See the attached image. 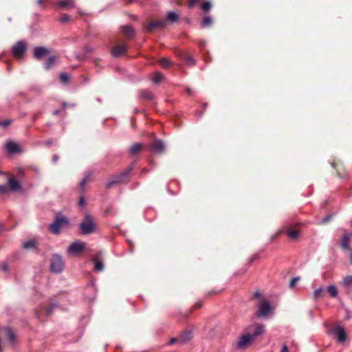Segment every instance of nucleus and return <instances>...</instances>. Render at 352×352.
I'll return each instance as SVG.
<instances>
[{"label":"nucleus","mask_w":352,"mask_h":352,"mask_svg":"<svg viewBox=\"0 0 352 352\" xmlns=\"http://www.w3.org/2000/svg\"><path fill=\"white\" fill-rule=\"evenodd\" d=\"M6 148L7 149L8 152L11 154L21 152V149H20L19 145L12 141L8 142L6 143Z\"/></svg>","instance_id":"19"},{"label":"nucleus","mask_w":352,"mask_h":352,"mask_svg":"<svg viewBox=\"0 0 352 352\" xmlns=\"http://www.w3.org/2000/svg\"><path fill=\"white\" fill-rule=\"evenodd\" d=\"M1 270L3 272H7L8 270V265L7 263H4L1 267Z\"/></svg>","instance_id":"51"},{"label":"nucleus","mask_w":352,"mask_h":352,"mask_svg":"<svg viewBox=\"0 0 352 352\" xmlns=\"http://www.w3.org/2000/svg\"><path fill=\"white\" fill-rule=\"evenodd\" d=\"M258 255H254L253 257L250 258L249 260V264L251 265L255 259L258 258Z\"/></svg>","instance_id":"52"},{"label":"nucleus","mask_w":352,"mask_h":352,"mask_svg":"<svg viewBox=\"0 0 352 352\" xmlns=\"http://www.w3.org/2000/svg\"><path fill=\"white\" fill-rule=\"evenodd\" d=\"M59 159V157L58 155H54L52 157V161L54 163H56Z\"/></svg>","instance_id":"53"},{"label":"nucleus","mask_w":352,"mask_h":352,"mask_svg":"<svg viewBox=\"0 0 352 352\" xmlns=\"http://www.w3.org/2000/svg\"><path fill=\"white\" fill-rule=\"evenodd\" d=\"M8 69L10 71V67L8 65Z\"/></svg>","instance_id":"64"},{"label":"nucleus","mask_w":352,"mask_h":352,"mask_svg":"<svg viewBox=\"0 0 352 352\" xmlns=\"http://www.w3.org/2000/svg\"><path fill=\"white\" fill-rule=\"evenodd\" d=\"M1 333L6 335L11 344L15 342V335L10 327H5L1 329Z\"/></svg>","instance_id":"17"},{"label":"nucleus","mask_w":352,"mask_h":352,"mask_svg":"<svg viewBox=\"0 0 352 352\" xmlns=\"http://www.w3.org/2000/svg\"><path fill=\"white\" fill-rule=\"evenodd\" d=\"M340 285L344 292L349 295L352 292V276H347L343 278L340 282Z\"/></svg>","instance_id":"9"},{"label":"nucleus","mask_w":352,"mask_h":352,"mask_svg":"<svg viewBox=\"0 0 352 352\" xmlns=\"http://www.w3.org/2000/svg\"><path fill=\"white\" fill-rule=\"evenodd\" d=\"M332 216L329 214V215H327L326 217H324L322 219V224H326L331 219Z\"/></svg>","instance_id":"45"},{"label":"nucleus","mask_w":352,"mask_h":352,"mask_svg":"<svg viewBox=\"0 0 352 352\" xmlns=\"http://www.w3.org/2000/svg\"><path fill=\"white\" fill-rule=\"evenodd\" d=\"M97 224L94 218L86 214L82 222L79 223V230L81 234L89 235L96 232Z\"/></svg>","instance_id":"2"},{"label":"nucleus","mask_w":352,"mask_h":352,"mask_svg":"<svg viewBox=\"0 0 352 352\" xmlns=\"http://www.w3.org/2000/svg\"><path fill=\"white\" fill-rule=\"evenodd\" d=\"M151 150L157 153H162L165 150L164 142L160 139H155L151 144Z\"/></svg>","instance_id":"12"},{"label":"nucleus","mask_w":352,"mask_h":352,"mask_svg":"<svg viewBox=\"0 0 352 352\" xmlns=\"http://www.w3.org/2000/svg\"><path fill=\"white\" fill-rule=\"evenodd\" d=\"M177 342H179V337L178 338H171L170 340L168 342V344L169 345H172V344H173L174 343H175Z\"/></svg>","instance_id":"47"},{"label":"nucleus","mask_w":352,"mask_h":352,"mask_svg":"<svg viewBox=\"0 0 352 352\" xmlns=\"http://www.w3.org/2000/svg\"><path fill=\"white\" fill-rule=\"evenodd\" d=\"M257 306L258 310L256 314L257 317L266 316L272 309L270 302L263 298L261 299Z\"/></svg>","instance_id":"6"},{"label":"nucleus","mask_w":352,"mask_h":352,"mask_svg":"<svg viewBox=\"0 0 352 352\" xmlns=\"http://www.w3.org/2000/svg\"><path fill=\"white\" fill-rule=\"evenodd\" d=\"M94 263V270L97 272H102L104 270V265L102 261H99L97 257L93 258Z\"/></svg>","instance_id":"30"},{"label":"nucleus","mask_w":352,"mask_h":352,"mask_svg":"<svg viewBox=\"0 0 352 352\" xmlns=\"http://www.w3.org/2000/svg\"><path fill=\"white\" fill-rule=\"evenodd\" d=\"M333 333L336 334L338 341L339 342L342 343L346 340V333L344 329L342 327H341L340 325H336L333 328Z\"/></svg>","instance_id":"14"},{"label":"nucleus","mask_w":352,"mask_h":352,"mask_svg":"<svg viewBox=\"0 0 352 352\" xmlns=\"http://www.w3.org/2000/svg\"><path fill=\"white\" fill-rule=\"evenodd\" d=\"M91 174H87L84 176L82 180L79 184V189L82 192L85 190V186L89 182Z\"/></svg>","instance_id":"27"},{"label":"nucleus","mask_w":352,"mask_h":352,"mask_svg":"<svg viewBox=\"0 0 352 352\" xmlns=\"http://www.w3.org/2000/svg\"><path fill=\"white\" fill-rule=\"evenodd\" d=\"M253 298H258L259 299V301L261 300V298H263L261 296V294L259 292H256L254 295H253Z\"/></svg>","instance_id":"49"},{"label":"nucleus","mask_w":352,"mask_h":352,"mask_svg":"<svg viewBox=\"0 0 352 352\" xmlns=\"http://www.w3.org/2000/svg\"><path fill=\"white\" fill-rule=\"evenodd\" d=\"M85 50H86L87 53H91L94 50V48H92V47H91L89 46H86L85 47Z\"/></svg>","instance_id":"50"},{"label":"nucleus","mask_w":352,"mask_h":352,"mask_svg":"<svg viewBox=\"0 0 352 352\" xmlns=\"http://www.w3.org/2000/svg\"><path fill=\"white\" fill-rule=\"evenodd\" d=\"M56 6L60 8L70 10L74 8V0H61L56 3Z\"/></svg>","instance_id":"18"},{"label":"nucleus","mask_w":352,"mask_h":352,"mask_svg":"<svg viewBox=\"0 0 352 352\" xmlns=\"http://www.w3.org/2000/svg\"><path fill=\"white\" fill-rule=\"evenodd\" d=\"M166 22L164 20L152 21L148 22L147 25H144L145 32L148 33L153 32L158 30L164 28Z\"/></svg>","instance_id":"7"},{"label":"nucleus","mask_w":352,"mask_h":352,"mask_svg":"<svg viewBox=\"0 0 352 352\" xmlns=\"http://www.w3.org/2000/svg\"><path fill=\"white\" fill-rule=\"evenodd\" d=\"M129 48L126 43L115 45L111 50V55L115 58L120 57L125 55Z\"/></svg>","instance_id":"8"},{"label":"nucleus","mask_w":352,"mask_h":352,"mask_svg":"<svg viewBox=\"0 0 352 352\" xmlns=\"http://www.w3.org/2000/svg\"><path fill=\"white\" fill-rule=\"evenodd\" d=\"M331 166L336 169L338 176L340 177H344L346 175L345 170L341 164H336V162H332Z\"/></svg>","instance_id":"22"},{"label":"nucleus","mask_w":352,"mask_h":352,"mask_svg":"<svg viewBox=\"0 0 352 352\" xmlns=\"http://www.w3.org/2000/svg\"><path fill=\"white\" fill-rule=\"evenodd\" d=\"M56 307L55 304H51L49 306H43L41 307L40 310L36 312L37 317L38 318H41L43 315L46 316H50L54 308Z\"/></svg>","instance_id":"15"},{"label":"nucleus","mask_w":352,"mask_h":352,"mask_svg":"<svg viewBox=\"0 0 352 352\" xmlns=\"http://www.w3.org/2000/svg\"><path fill=\"white\" fill-rule=\"evenodd\" d=\"M69 75L66 73H63L60 75V80L63 83H67L69 82Z\"/></svg>","instance_id":"40"},{"label":"nucleus","mask_w":352,"mask_h":352,"mask_svg":"<svg viewBox=\"0 0 352 352\" xmlns=\"http://www.w3.org/2000/svg\"><path fill=\"white\" fill-rule=\"evenodd\" d=\"M68 223L69 221L66 217L57 215L54 222L49 226L48 229L51 233L58 235L60 233V229Z\"/></svg>","instance_id":"3"},{"label":"nucleus","mask_w":352,"mask_h":352,"mask_svg":"<svg viewBox=\"0 0 352 352\" xmlns=\"http://www.w3.org/2000/svg\"><path fill=\"white\" fill-rule=\"evenodd\" d=\"M351 263L352 264V252H351Z\"/></svg>","instance_id":"62"},{"label":"nucleus","mask_w":352,"mask_h":352,"mask_svg":"<svg viewBox=\"0 0 352 352\" xmlns=\"http://www.w3.org/2000/svg\"><path fill=\"white\" fill-rule=\"evenodd\" d=\"M143 148V144L141 143H135L133 144L129 148V153L133 155H135L138 153H139L142 149Z\"/></svg>","instance_id":"24"},{"label":"nucleus","mask_w":352,"mask_h":352,"mask_svg":"<svg viewBox=\"0 0 352 352\" xmlns=\"http://www.w3.org/2000/svg\"><path fill=\"white\" fill-rule=\"evenodd\" d=\"M200 8L204 12H208L212 8V3L209 1H206L201 3Z\"/></svg>","instance_id":"36"},{"label":"nucleus","mask_w":352,"mask_h":352,"mask_svg":"<svg viewBox=\"0 0 352 352\" xmlns=\"http://www.w3.org/2000/svg\"><path fill=\"white\" fill-rule=\"evenodd\" d=\"M53 142V140L52 139H49L47 140L46 142H45V144L48 146H50Z\"/></svg>","instance_id":"55"},{"label":"nucleus","mask_w":352,"mask_h":352,"mask_svg":"<svg viewBox=\"0 0 352 352\" xmlns=\"http://www.w3.org/2000/svg\"><path fill=\"white\" fill-rule=\"evenodd\" d=\"M23 247L26 250L30 248H36L37 247V241L36 239H30L25 242L23 245Z\"/></svg>","instance_id":"28"},{"label":"nucleus","mask_w":352,"mask_h":352,"mask_svg":"<svg viewBox=\"0 0 352 352\" xmlns=\"http://www.w3.org/2000/svg\"><path fill=\"white\" fill-rule=\"evenodd\" d=\"M178 14L173 11L169 12L166 16V19L171 23L176 22L178 20Z\"/></svg>","instance_id":"33"},{"label":"nucleus","mask_w":352,"mask_h":352,"mask_svg":"<svg viewBox=\"0 0 352 352\" xmlns=\"http://www.w3.org/2000/svg\"><path fill=\"white\" fill-rule=\"evenodd\" d=\"M59 113H60V110H56L54 111L53 114L54 116H58L59 114Z\"/></svg>","instance_id":"59"},{"label":"nucleus","mask_w":352,"mask_h":352,"mask_svg":"<svg viewBox=\"0 0 352 352\" xmlns=\"http://www.w3.org/2000/svg\"><path fill=\"white\" fill-rule=\"evenodd\" d=\"M135 166V163H131L129 166L124 170L122 173L114 176L113 179L110 180L106 184L107 189L111 188L115 185L120 184H126L129 181L130 174L133 170Z\"/></svg>","instance_id":"1"},{"label":"nucleus","mask_w":352,"mask_h":352,"mask_svg":"<svg viewBox=\"0 0 352 352\" xmlns=\"http://www.w3.org/2000/svg\"><path fill=\"white\" fill-rule=\"evenodd\" d=\"M122 34L128 39H131L135 36L134 28L130 25H125L121 27Z\"/></svg>","instance_id":"16"},{"label":"nucleus","mask_w":352,"mask_h":352,"mask_svg":"<svg viewBox=\"0 0 352 352\" xmlns=\"http://www.w3.org/2000/svg\"><path fill=\"white\" fill-rule=\"evenodd\" d=\"M8 184L10 190L12 191H17L21 189L19 182L14 177H10L8 179Z\"/></svg>","instance_id":"23"},{"label":"nucleus","mask_w":352,"mask_h":352,"mask_svg":"<svg viewBox=\"0 0 352 352\" xmlns=\"http://www.w3.org/2000/svg\"><path fill=\"white\" fill-rule=\"evenodd\" d=\"M27 43L24 41H18L12 48L13 56L16 59L21 58L27 51Z\"/></svg>","instance_id":"5"},{"label":"nucleus","mask_w":352,"mask_h":352,"mask_svg":"<svg viewBox=\"0 0 352 352\" xmlns=\"http://www.w3.org/2000/svg\"><path fill=\"white\" fill-rule=\"evenodd\" d=\"M56 57L54 56H50L45 62L44 67L46 70L50 69L55 63Z\"/></svg>","instance_id":"31"},{"label":"nucleus","mask_w":352,"mask_h":352,"mask_svg":"<svg viewBox=\"0 0 352 352\" xmlns=\"http://www.w3.org/2000/svg\"><path fill=\"white\" fill-rule=\"evenodd\" d=\"M281 352H289L288 348L286 345H283L281 349Z\"/></svg>","instance_id":"54"},{"label":"nucleus","mask_w":352,"mask_h":352,"mask_svg":"<svg viewBox=\"0 0 352 352\" xmlns=\"http://www.w3.org/2000/svg\"><path fill=\"white\" fill-rule=\"evenodd\" d=\"M131 124H132L133 127H134V128H135V118H134L133 117H132V118H131Z\"/></svg>","instance_id":"57"},{"label":"nucleus","mask_w":352,"mask_h":352,"mask_svg":"<svg viewBox=\"0 0 352 352\" xmlns=\"http://www.w3.org/2000/svg\"><path fill=\"white\" fill-rule=\"evenodd\" d=\"M163 78V75L160 73H155L154 77L153 78V81L155 83H159L161 82L162 79Z\"/></svg>","instance_id":"39"},{"label":"nucleus","mask_w":352,"mask_h":352,"mask_svg":"<svg viewBox=\"0 0 352 352\" xmlns=\"http://www.w3.org/2000/svg\"><path fill=\"white\" fill-rule=\"evenodd\" d=\"M192 338V331L185 330L179 336V342L185 343L190 341Z\"/></svg>","instance_id":"20"},{"label":"nucleus","mask_w":352,"mask_h":352,"mask_svg":"<svg viewBox=\"0 0 352 352\" xmlns=\"http://www.w3.org/2000/svg\"><path fill=\"white\" fill-rule=\"evenodd\" d=\"M350 239H351V235H349V234H345L343 235L341 242H340V246L343 250L349 249Z\"/></svg>","instance_id":"25"},{"label":"nucleus","mask_w":352,"mask_h":352,"mask_svg":"<svg viewBox=\"0 0 352 352\" xmlns=\"http://www.w3.org/2000/svg\"><path fill=\"white\" fill-rule=\"evenodd\" d=\"M63 257L58 254L53 255L50 264V270L55 273H60L64 268Z\"/></svg>","instance_id":"4"},{"label":"nucleus","mask_w":352,"mask_h":352,"mask_svg":"<svg viewBox=\"0 0 352 352\" xmlns=\"http://www.w3.org/2000/svg\"><path fill=\"white\" fill-rule=\"evenodd\" d=\"M50 52V50L45 47H36L34 50V57L37 60H41L48 56Z\"/></svg>","instance_id":"13"},{"label":"nucleus","mask_w":352,"mask_h":352,"mask_svg":"<svg viewBox=\"0 0 352 352\" xmlns=\"http://www.w3.org/2000/svg\"><path fill=\"white\" fill-rule=\"evenodd\" d=\"M159 62L163 68H168L172 65L171 61L166 58H161Z\"/></svg>","instance_id":"37"},{"label":"nucleus","mask_w":352,"mask_h":352,"mask_svg":"<svg viewBox=\"0 0 352 352\" xmlns=\"http://www.w3.org/2000/svg\"><path fill=\"white\" fill-rule=\"evenodd\" d=\"M69 20H70V16L67 14H63L60 16V21L62 23H65L68 22Z\"/></svg>","instance_id":"42"},{"label":"nucleus","mask_w":352,"mask_h":352,"mask_svg":"<svg viewBox=\"0 0 352 352\" xmlns=\"http://www.w3.org/2000/svg\"><path fill=\"white\" fill-rule=\"evenodd\" d=\"M11 123H12V120H3V121L0 122V126H2V127L6 128L8 126H9Z\"/></svg>","instance_id":"43"},{"label":"nucleus","mask_w":352,"mask_h":352,"mask_svg":"<svg viewBox=\"0 0 352 352\" xmlns=\"http://www.w3.org/2000/svg\"><path fill=\"white\" fill-rule=\"evenodd\" d=\"M286 233L288 237L292 240L297 239L299 235V231L296 229H292L291 227L287 228Z\"/></svg>","instance_id":"26"},{"label":"nucleus","mask_w":352,"mask_h":352,"mask_svg":"<svg viewBox=\"0 0 352 352\" xmlns=\"http://www.w3.org/2000/svg\"><path fill=\"white\" fill-rule=\"evenodd\" d=\"M212 23V18L209 16H207L203 19V20L201 23V28L209 27L210 25H211Z\"/></svg>","instance_id":"35"},{"label":"nucleus","mask_w":352,"mask_h":352,"mask_svg":"<svg viewBox=\"0 0 352 352\" xmlns=\"http://www.w3.org/2000/svg\"><path fill=\"white\" fill-rule=\"evenodd\" d=\"M186 92L188 95H190L191 94V90L190 88H186Z\"/></svg>","instance_id":"60"},{"label":"nucleus","mask_w":352,"mask_h":352,"mask_svg":"<svg viewBox=\"0 0 352 352\" xmlns=\"http://www.w3.org/2000/svg\"><path fill=\"white\" fill-rule=\"evenodd\" d=\"M264 326L261 324H258L256 327V329L251 336H252V339L254 340L256 337L259 336L263 332Z\"/></svg>","instance_id":"34"},{"label":"nucleus","mask_w":352,"mask_h":352,"mask_svg":"<svg viewBox=\"0 0 352 352\" xmlns=\"http://www.w3.org/2000/svg\"><path fill=\"white\" fill-rule=\"evenodd\" d=\"M85 247V244L82 242L75 241L69 245L67 249L69 254H78L82 252Z\"/></svg>","instance_id":"10"},{"label":"nucleus","mask_w":352,"mask_h":352,"mask_svg":"<svg viewBox=\"0 0 352 352\" xmlns=\"http://www.w3.org/2000/svg\"><path fill=\"white\" fill-rule=\"evenodd\" d=\"M202 304L201 302H197L195 303V306H194V308L195 309H199L201 307Z\"/></svg>","instance_id":"56"},{"label":"nucleus","mask_w":352,"mask_h":352,"mask_svg":"<svg viewBox=\"0 0 352 352\" xmlns=\"http://www.w3.org/2000/svg\"><path fill=\"white\" fill-rule=\"evenodd\" d=\"M252 340V336L250 333L242 336L237 342L236 349H242L245 348Z\"/></svg>","instance_id":"11"},{"label":"nucleus","mask_w":352,"mask_h":352,"mask_svg":"<svg viewBox=\"0 0 352 352\" xmlns=\"http://www.w3.org/2000/svg\"><path fill=\"white\" fill-rule=\"evenodd\" d=\"M299 280V278H294L291 281H290V283H289V287L291 288H293L296 284L297 283V282Z\"/></svg>","instance_id":"46"},{"label":"nucleus","mask_w":352,"mask_h":352,"mask_svg":"<svg viewBox=\"0 0 352 352\" xmlns=\"http://www.w3.org/2000/svg\"><path fill=\"white\" fill-rule=\"evenodd\" d=\"M201 0H187V6L188 8H193L196 4L199 3Z\"/></svg>","instance_id":"41"},{"label":"nucleus","mask_w":352,"mask_h":352,"mask_svg":"<svg viewBox=\"0 0 352 352\" xmlns=\"http://www.w3.org/2000/svg\"><path fill=\"white\" fill-rule=\"evenodd\" d=\"M184 57V61L186 65H194L195 64V60L191 56L185 54Z\"/></svg>","instance_id":"38"},{"label":"nucleus","mask_w":352,"mask_h":352,"mask_svg":"<svg viewBox=\"0 0 352 352\" xmlns=\"http://www.w3.org/2000/svg\"><path fill=\"white\" fill-rule=\"evenodd\" d=\"M85 198L83 197H81L79 199V201H78V205L80 207H83L85 206Z\"/></svg>","instance_id":"48"},{"label":"nucleus","mask_w":352,"mask_h":352,"mask_svg":"<svg viewBox=\"0 0 352 352\" xmlns=\"http://www.w3.org/2000/svg\"><path fill=\"white\" fill-rule=\"evenodd\" d=\"M142 172L147 173V172H148V170H147L146 168H143V169H142Z\"/></svg>","instance_id":"61"},{"label":"nucleus","mask_w":352,"mask_h":352,"mask_svg":"<svg viewBox=\"0 0 352 352\" xmlns=\"http://www.w3.org/2000/svg\"><path fill=\"white\" fill-rule=\"evenodd\" d=\"M65 106H66L65 103H63V108H65Z\"/></svg>","instance_id":"63"},{"label":"nucleus","mask_w":352,"mask_h":352,"mask_svg":"<svg viewBox=\"0 0 352 352\" xmlns=\"http://www.w3.org/2000/svg\"><path fill=\"white\" fill-rule=\"evenodd\" d=\"M327 291L331 298H336L338 294V289L334 285H329L327 288Z\"/></svg>","instance_id":"29"},{"label":"nucleus","mask_w":352,"mask_h":352,"mask_svg":"<svg viewBox=\"0 0 352 352\" xmlns=\"http://www.w3.org/2000/svg\"><path fill=\"white\" fill-rule=\"evenodd\" d=\"M8 187L7 185H0V193L5 194L8 192Z\"/></svg>","instance_id":"44"},{"label":"nucleus","mask_w":352,"mask_h":352,"mask_svg":"<svg viewBox=\"0 0 352 352\" xmlns=\"http://www.w3.org/2000/svg\"><path fill=\"white\" fill-rule=\"evenodd\" d=\"M99 61H100V60L98 58H96L94 60V63L96 66L99 65Z\"/></svg>","instance_id":"58"},{"label":"nucleus","mask_w":352,"mask_h":352,"mask_svg":"<svg viewBox=\"0 0 352 352\" xmlns=\"http://www.w3.org/2000/svg\"><path fill=\"white\" fill-rule=\"evenodd\" d=\"M139 97L141 100L151 101L154 98L153 93L147 89H142L139 91Z\"/></svg>","instance_id":"21"},{"label":"nucleus","mask_w":352,"mask_h":352,"mask_svg":"<svg viewBox=\"0 0 352 352\" xmlns=\"http://www.w3.org/2000/svg\"><path fill=\"white\" fill-rule=\"evenodd\" d=\"M324 296V292L322 287H319L314 292V298L316 300L322 298Z\"/></svg>","instance_id":"32"}]
</instances>
